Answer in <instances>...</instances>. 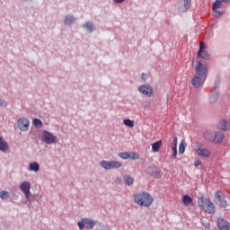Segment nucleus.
Returning a JSON list of instances; mask_svg holds the SVG:
<instances>
[{
  "instance_id": "9d476101",
  "label": "nucleus",
  "mask_w": 230,
  "mask_h": 230,
  "mask_svg": "<svg viewBox=\"0 0 230 230\" xmlns=\"http://www.w3.org/2000/svg\"><path fill=\"white\" fill-rule=\"evenodd\" d=\"M215 202H218V205L222 208L227 207L226 200L224 199V193H222V191L218 190L215 193Z\"/></svg>"
},
{
  "instance_id": "aec40b11",
  "label": "nucleus",
  "mask_w": 230,
  "mask_h": 230,
  "mask_svg": "<svg viewBox=\"0 0 230 230\" xmlns=\"http://www.w3.org/2000/svg\"><path fill=\"white\" fill-rule=\"evenodd\" d=\"M230 128V122L226 121V119H222L218 122V129L220 130H229Z\"/></svg>"
},
{
  "instance_id": "dca6fc26",
  "label": "nucleus",
  "mask_w": 230,
  "mask_h": 230,
  "mask_svg": "<svg viewBox=\"0 0 230 230\" xmlns=\"http://www.w3.org/2000/svg\"><path fill=\"white\" fill-rule=\"evenodd\" d=\"M77 19L73 14H66L64 16L63 22L66 26H71L76 22Z\"/></svg>"
},
{
  "instance_id": "b1692460",
  "label": "nucleus",
  "mask_w": 230,
  "mask_h": 230,
  "mask_svg": "<svg viewBox=\"0 0 230 230\" xmlns=\"http://www.w3.org/2000/svg\"><path fill=\"white\" fill-rule=\"evenodd\" d=\"M181 201L183 203V205H185V207H187L192 203V199L188 195H183V199H181Z\"/></svg>"
},
{
  "instance_id": "39448f33",
  "label": "nucleus",
  "mask_w": 230,
  "mask_h": 230,
  "mask_svg": "<svg viewBox=\"0 0 230 230\" xmlns=\"http://www.w3.org/2000/svg\"><path fill=\"white\" fill-rule=\"evenodd\" d=\"M195 73L197 74L196 76H207L208 68L207 67V65L200 63V61H197L195 65Z\"/></svg>"
},
{
  "instance_id": "c756f323",
  "label": "nucleus",
  "mask_w": 230,
  "mask_h": 230,
  "mask_svg": "<svg viewBox=\"0 0 230 230\" xmlns=\"http://www.w3.org/2000/svg\"><path fill=\"white\" fill-rule=\"evenodd\" d=\"M10 198V194L6 190L0 191V199L2 200L8 199Z\"/></svg>"
},
{
  "instance_id": "4be33fe9",
  "label": "nucleus",
  "mask_w": 230,
  "mask_h": 230,
  "mask_svg": "<svg viewBox=\"0 0 230 230\" xmlns=\"http://www.w3.org/2000/svg\"><path fill=\"white\" fill-rule=\"evenodd\" d=\"M163 145V142H161V140L152 144V151L154 153H157L159 152V149L161 148V146Z\"/></svg>"
},
{
  "instance_id": "f3484780",
  "label": "nucleus",
  "mask_w": 230,
  "mask_h": 230,
  "mask_svg": "<svg viewBox=\"0 0 230 230\" xmlns=\"http://www.w3.org/2000/svg\"><path fill=\"white\" fill-rule=\"evenodd\" d=\"M195 154L200 157L208 158L210 157V151L207 148H197Z\"/></svg>"
},
{
  "instance_id": "f257e3e1",
  "label": "nucleus",
  "mask_w": 230,
  "mask_h": 230,
  "mask_svg": "<svg viewBox=\"0 0 230 230\" xmlns=\"http://www.w3.org/2000/svg\"><path fill=\"white\" fill-rule=\"evenodd\" d=\"M133 198L134 202L140 207L149 208L154 204V197L146 191L136 192Z\"/></svg>"
},
{
  "instance_id": "412c9836",
  "label": "nucleus",
  "mask_w": 230,
  "mask_h": 230,
  "mask_svg": "<svg viewBox=\"0 0 230 230\" xmlns=\"http://www.w3.org/2000/svg\"><path fill=\"white\" fill-rule=\"evenodd\" d=\"M8 149V144H6V141L0 137V151L6 152Z\"/></svg>"
},
{
  "instance_id": "7c9ffc66",
  "label": "nucleus",
  "mask_w": 230,
  "mask_h": 230,
  "mask_svg": "<svg viewBox=\"0 0 230 230\" xmlns=\"http://www.w3.org/2000/svg\"><path fill=\"white\" fill-rule=\"evenodd\" d=\"M202 137H205V140H212V137H215V135L210 131H207L202 135Z\"/></svg>"
},
{
  "instance_id": "a211bd4d",
  "label": "nucleus",
  "mask_w": 230,
  "mask_h": 230,
  "mask_svg": "<svg viewBox=\"0 0 230 230\" xmlns=\"http://www.w3.org/2000/svg\"><path fill=\"white\" fill-rule=\"evenodd\" d=\"M217 226L218 227V230H230V223H228V221L226 220L218 219Z\"/></svg>"
},
{
  "instance_id": "2eb2a0df",
  "label": "nucleus",
  "mask_w": 230,
  "mask_h": 230,
  "mask_svg": "<svg viewBox=\"0 0 230 230\" xmlns=\"http://www.w3.org/2000/svg\"><path fill=\"white\" fill-rule=\"evenodd\" d=\"M222 6V2L220 0H216V2L213 4V15L214 17H222L224 15L223 12H218L217 8H220Z\"/></svg>"
},
{
  "instance_id": "473e14b6",
  "label": "nucleus",
  "mask_w": 230,
  "mask_h": 230,
  "mask_svg": "<svg viewBox=\"0 0 230 230\" xmlns=\"http://www.w3.org/2000/svg\"><path fill=\"white\" fill-rule=\"evenodd\" d=\"M118 157H120V159L128 160V158H130V153L124 152L118 154Z\"/></svg>"
},
{
  "instance_id": "ddd939ff",
  "label": "nucleus",
  "mask_w": 230,
  "mask_h": 230,
  "mask_svg": "<svg viewBox=\"0 0 230 230\" xmlns=\"http://www.w3.org/2000/svg\"><path fill=\"white\" fill-rule=\"evenodd\" d=\"M30 181H22V183H20V190L22 191V193H23V196H25L26 199L30 198Z\"/></svg>"
},
{
  "instance_id": "72a5a7b5",
  "label": "nucleus",
  "mask_w": 230,
  "mask_h": 230,
  "mask_svg": "<svg viewBox=\"0 0 230 230\" xmlns=\"http://www.w3.org/2000/svg\"><path fill=\"white\" fill-rule=\"evenodd\" d=\"M123 122L126 127L130 128H134V121H132L130 119H124Z\"/></svg>"
},
{
  "instance_id": "bb28decb",
  "label": "nucleus",
  "mask_w": 230,
  "mask_h": 230,
  "mask_svg": "<svg viewBox=\"0 0 230 230\" xmlns=\"http://www.w3.org/2000/svg\"><path fill=\"white\" fill-rule=\"evenodd\" d=\"M83 28H84V30H94V23L93 22H86L84 25Z\"/></svg>"
},
{
  "instance_id": "2f4dec72",
  "label": "nucleus",
  "mask_w": 230,
  "mask_h": 230,
  "mask_svg": "<svg viewBox=\"0 0 230 230\" xmlns=\"http://www.w3.org/2000/svg\"><path fill=\"white\" fill-rule=\"evenodd\" d=\"M217 99H218V94L217 93H213V94H210V96L208 97V102L210 103H215Z\"/></svg>"
},
{
  "instance_id": "5701e85b",
  "label": "nucleus",
  "mask_w": 230,
  "mask_h": 230,
  "mask_svg": "<svg viewBox=\"0 0 230 230\" xmlns=\"http://www.w3.org/2000/svg\"><path fill=\"white\" fill-rule=\"evenodd\" d=\"M123 180L124 183L128 186H132V184H134V178H132L131 176L124 175Z\"/></svg>"
},
{
  "instance_id": "4468645a",
  "label": "nucleus",
  "mask_w": 230,
  "mask_h": 230,
  "mask_svg": "<svg viewBox=\"0 0 230 230\" xmlns=\"http://www.w3.org/2000/svg\"><path fill=\"white\" fill-rule=\"evenodd\" d=\"M147 173L149 176L154 177V179H160L161 176L164 174L161 172V170L155 166H152L148 168Z\"/></svg>"
},
{
  "instance_id": "e433bc0d",
  "label": "nucleus",
  "mask_w": 230,
  "mask_h": 230,
  "mask_svg": "<svg viewBox=\"0 0 230 230\" xmlns=\"http://www.w3.org/2000/svg\"><path fill=\"white\" fill-rule=\"evenodd\" d=\"M200 165H202V162L200 160L195 161V167H199Z\"/></svg>"
},
{
  "instance_id": "f8f14e48",
  "label": "nucleus",
  "mask_w": 230,
  "mask_h": 230,
  "mask_svg": "<svg viewBox=\"0 0 230 230\" xmlns=\"http://www.w3.org/2000/svg\"><path fill=\"white\" fill-rule=\"evenodd\" d=\"M55 139H57V137H55L53 134H51L49 131H43V137H42L43 143H46L48 145H52L55 143Z\"/></svg>"
},
{
  "instance_id": "58836bf2",
  "label": "nucleus",
  "mask_w": 230,
  "mask_h": 230,
  "mask_svg": "<svg viewBox=\"0 0 230 230\" xmlns=\"http://www.w3.org/2000/svg\"><path fill=\"white\" fill-rule=\"evenodd\" d=\"M125 2V0H114V3H117V4H121Z\"/></svg>"
},
{
  "instance_id": "ea45409f",
  "label": "nucleus",
  "mask_w": 230,
  "mask_h": 230,
  "mask_svg": "<svg viewBox=\"0 0 230 230\" xmlns=\"http://www.w3.org/2000/svg\"><path fill=\"white\" fill-rule=\"evenodd\" d=\"M25 3H33V0H23Z\"/></svg>"
},
{
  "instance_id": "f03ea898",
  "label": "nucleus",
  "mask_w": 230,
  "mask_h": 230,
  "mask_svg": "<svg viewBox=\"0 0 230 230\" xmlns=\"http://www.w3.org/2000/svg\"><path fill=\"white\" fill-rule=\"evenodd\" d=\"M198 206L200 210L205 211L207 214L215 215V204L210 202V199H207V197L200 196L198 199Z\"/></svg>"
},
{
  "instance_id": "79ce46f5",
  "label": "nucleus",
  "mask_w": 230,
  "mask_h": 230,
  "mask_svg": "<svg viewBox=\"0 0 230 230\" xmlns=\"http://www.w3.org/2000/svg\"><path fill=\"white\" fill-rule=\"evenodd\" d=\"M4 105V102H3L2 100H0V106Z\"/></svg>"
},
{
  "instance_id": "423d86ee",
  "label": "nucleus",
  "mask_w": 230,
  "mask_h": 230,
  "mask_svg": "<svg viewBox=\"0 0 230 230\" xmlns=\"http://www.w3.org/2000/svg\"><path fill=\"white\" fill-rule=\"evenodd\" d=\"M137 91H140L144 96L154 97V88L149 84H142L137 87Z\"/></svg>"
},
{
  "instance_id": "37998d69",
  "label": "nucleus",
  "mask_w": 230,
  "mask_h": 230,
  "mask_svg": "<svg viewBox=\"0 0 230 230\" xmlns=\"http://www.w3.org/2000/svg\"><path fill=\"white\" fill-rule=\"evenodd\" d=\"M142 77L145 78V77H146V75H142Z\"/></svg>"
},
{
  "instance_id": "7ed1b4c3",
  "label": "nucleus",
  "mask_w": 230,
  "mask_h": 230,
  "mask_svg": "<svg viewBox=\"0 0 230 230\" xmlns=\"http://www.w3.org/2000/svg\"><path fill=\"white\" fill-rule=\"evenodd\" d=\"M198 206L200 210L205 211L207 214L215 215V204L210 202V199H207V197L200 196L198 199Z\"/></svg>"
},
{
  "instance_id": "c85d7f7f",
  "label": "nucleus",
  "mask_w": 230,
  "mask_h": 230,
  "mask_svg": "<svg viewBox=\"0 0 230 230\" xmlns=\"http://www.w3.org/2000/svg\"><path fill=\"white\" fill-rule=\"evenodd\" d=\"M183 6V12H188V10H190V6H191V0H184Z\"/></svg>"
},
{
  "instance_id": "4c0bfd02",
  "label": "nucleus",
  "mask_w": 230,
  "mask_h": 230,
  "mask_svg": "<svg viewBox=\"0 0 230 230\" xmlns=\"http://www.w3.org/2000/svg\"><path fill=\"white\" fill-rule=\"evenodd\" d=\"M96 230H108V227H106L104 226H101L99 227H96Z\"/></svg>"
},
{
  "instance_id": "f704fd0d",
  "label": "nucleus",
  "mask_w": 230,
  "mask_h": 230,
  "mask_svg": "<svg viewBox=\"0 0 230 230\" xmlns=\"http://www.w3.org/2000/svg\"><path fill=\"white\" fill-rule=\"evenodd\" d=\"M32 124H34V127L40 128L42 126L41 120L39 119H34V121H32Z\"/></svg>"
},
{
  "instance_id": "c9c22d12",
  "label": "nucleus",
  "mask_w": 230,
  "mask_h": 230,
  "mask_svg": "<svg viewBox=\"0 0 230 230\" xmlns=\"http://www.w3.org/2000/svg\"><path fill=\"white\" fill-rule=\"evenodd\" d=\"M138 158H139V157L137 156V154H136V153H134V152L130 153V157H129V159L136 161V160H137Z\"/></svg>"
},
{
  "instance_id": "cd10ccee",
  "label": "nucleus",
  "mask_w": 230,
  "mask_h": 230,
  "mask_svg": "<svg viewBox=\"0 0 230 230\" xmlns=\"http://www.w3.org/2000/svg\"><path fill=\"white\" fill-rule=\"evenodd\" d=\"M173 159H177V137H173Z\"/></svg>"
},
{
  "instance_id": "a878e982",
  "label": "nucleus",
  "mask_w": 230,
  "mask_h": 230,
  "mask_svg": "<svg viewBox=\"0 0 230 230\" xmlns=\"http://www.w3.org/2000/svg\"><path fill=\"white\" fill-rule=\"evenodd\" d=\"M30 171L38 172L40 171V164L38 163L30 164Z\"/></svg>"
},
{
  "instance_id": "a19ab883",
  "label": "nucleus",
  "mask_w": 230,
  "mask_h": 230,
  "mask_svg": "<svg viewBox=\"0 0 230 230\" xmlns=\"http://www.w3.org/2000/svg\"><path fill=\"white\" fill-rule=\"evenodd\" d=\"M222 3H230V0H220Z\"/></svg>"
},
{
  "instance_id": "393cba45",
  "label": "nucleus",
  "mask_w": 230,
  "mask_h": 230,
  "mask_svg": "<svg viewBox=\"0 0 230 230\" xmlns=\"http://www.w3.org/2000/svg\"><path fill=\"white\" fill-rule=\"evenodd\" d=\"M187 147V144L184 140H181V143L179 144V155H182L185 153V148Z\"/></svg>"
},
{
  "instance_id": "6ab92c4d",
  "label": "nucleus",
  "mask_w": 230,
  "mask_h": 230,
  "mask_svg": "<svg viewBox=\"0 0 230 230\" xmlns=\"http://www.w3.org/2000/svg\"><path fill=\"white\" fill-rule=\"evenodd\" d=\"M223 139H224V134H222V132H217L215 133V137H212V140H207V141H210L215 144H220Z\"/></svg>"
},
{
  "instance_id": "6e6552de",
  "label": "nucleus",
  "mask_w": 230,
  "mask_h": 230,
  "mask_svg": "<svg viewBox=\"0 0 230 230\" xmlns=\"http://www.w3.org/2000/svg\"><path fill=\"white\" fill-rule=\"evenodd\" d=\"M207 49L206 44H204L203 41H200L199 46V52L197 53V58H202V59H208V52L207 50H204Z\"/></svg>"
},
{
  "instance_id": "1a4fd4ad",
  "label": "nucleus",
  "mask_w": 230,
  "mask_h": 230,
  "mask_svg": "<svg viewBox=\"0 0 230 230\" xmlns=\"http://www.w3.org/2000/svg\"><path fill=\"white\" fill-rule=\"evenodd\" d=\"M204 80H207V75H195L192 76L190 84H192V87L199 88L202 85Z\"/></svg>"
},
{
  "instance_id": "9b49d317",
  "label": "nucleus",
  "mask_w": 230,
  "mask_h": 230,
  "mask_svg": "<svg viewBox=\"0 0 230 230\" xmlns=\"http://www.w3.org/2000/svg\"><path fill=\"white\" fill-rule=\"evenodd\" d=\"M30 126V121L26 118L18 119V129L22 132H27Z\"/></svg>"
},
{
  "instance_id": "0eeeda50",
  "label": "nucleus",
  "mask_w": 230,
  "mask_h": 230,
  "mask_svg": "<svg viewBox=\"0 0 230 230\" xmlns=\"http://www.w3.org/2000/svg\"><path fill=\"white\" fill-rule=\"evenodd\" d=\"M77 226H79V229L81 230L84 228L91 230L93 229V227H94V220L89 218H83L77 223Z\"/></svg>"
},
{
  "instance_id": "20e7f679",
  "label": "nucleus",
  "mask_w": 230,
  "mask_h": 230,
  "mask_svg": "<svg viewBox=\"0 0 230 230\" xmlns=\"http://www.w3.org/2000/svg\"><path fill=\"white\" fill-rule=\"evenodd\" d=\"M100 165L104 170H112L114 168L122 167V164L118 161H101Z\"/></svg>"
}]
</instances>
